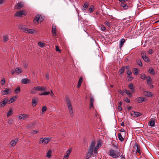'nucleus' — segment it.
Masks as SVG:
<instances>
[{
	"instance_id": "nucleus-45",
	"label": "nucleus",
	"mask_w": 159,
	"mask_h": 159,
	"mask_svg": "<svg viewBox=\"0 0 159 159\" xmlns=\"http://www.w3.org/2000/svg\"><path fill=\"white\" fill-rule=\"evenodd\" d=\"M47 107L46 106H43L42 108V112H44L47 110Z\"/></svg>"
},
{
	"instance_id": "nucleus-33",
	"label": "nucleus",
	"mask_w": 159,
	"mask_h": 159,
	"mask_svg": "<svg viewBox=\"0 0 159 159\" xmlns=\"http://www.w3.org/2000/svg\"><path fill=\"white\" fill-rule=\"evenodd\" d=\"M15 71L18 74L21 73L22 72V70L21 69L17 67L15 69Z\"/></svg>"
},
{
	"instance_id": "nucleus-4",
	"label": "nucleus",
	"mask_w": 159,
	"mask_h": 159,
	"mask_svg": "<svg viewBox=\"0 0 159 159\" xmlns=\"http://www.w3.org/2000/svg\"><path fill=\"white\" fill-rule=\"evenodd\" d=\"M51 140V137H47L43 139L41 138L40 139L39 143H42L44 144H46Z\"/></svg>"
},
{
	"instance_id": "nucleus-16",
	"label": "nucleus",
	"mask_w": 159,
	"mask_h": 159,
	"mask_svg": "<svg viewBox=\"0 0 159 159\" xmlns=\"http://www.w3.org/2000/svg\"><path fill=\"white\" fill-rule=\"evenodd\" d=\"M133 148H136V152H138L139 154H140L141 152L140 148L139 146V145L137 143H136L134 146Z\"/></svg>"
},
{
	"instance_id": "nucleus-26",
	"label": "nucleus",
	"mask_w": 159,
	"mask_h": 159,
	"mask_svg": "<svg viewBox=\"0 0 159 159\" xmlns=\"http://www.w3.org/2000/svg\"><path fill=\"white\" fill-rule=\"evenodd\" d=\"M146 80L147 83L148 85L152 83V80L150 76H148L146 78Z\"/></svg>"
},
{
	"instance_id": "nucleus-48",
	"label": "nucleus",
	"mask_w": 159,
	"mask_h": 159,
	"mask_svg": "<svg viewBox=\"0 0 159 159\" xmlns=\"http://www.w3.org/2000/svg\"><path fill=\"white\" fill-rule=\"evenodd\" d=\"M12 113V111L11 110H9V111H8L7 113V116L8 117L10 116L11 115Z\"/></svg>"
},
{
	"instance_id": "nucleus-55",
	"label": "nucleus",
	"mask_w": 159,
	"mask_h": 159,
	"mask_svg": "<svg viewBox=\"0 0 159 159\" xmlns=\"http://www.w3.org/2000/svg\"><path fill=\"white\" fill-rule=\"evenodd\" d=\"M125 101L126 102H127V103L130 102V101L129 99L128 98H126L125 99Z\"/></svg>"
},
{
	"instance_id": "nucleus-40",
	"label": "nucleus",
	"mask_w": 159,
	"mask_h": 159,
	"mask_svg": "<svg viewBox=\"0 0 159 159\" xmlns=\"http://www.w3.org/2000/svg\"><path fill=\"white\" fill-rule=\"evenodd\" d=\"M28 80L26 79H23L21 80V82L22 84H25L27 83Z\"/></svg>"
},
{
	"instance_id": "nucleus-61",
	"label": "nucleus",
	"mask_w": 159,
	"mask_h": 159,
	"mask_svg": "<svg viewBox=\"0 0 159 159\" xmlns=\"http://www.w3.org/2000/svg\"><path fill=\"white\" fill-rule=\"evenodd\" d=\"M56 50L57 51H60V50L59 49V47L57 46H56Z\"/></svg>"
},
{
	"instance_id": "nucleus-58",
	"label": "nucleus",
	"mask_w": 159,
	"mask_h": 159,
	"mask_svg": "<svg viewBox=\"0 0 159 159\" xmlns=\"http://www.w3.org/2000/svg\"><path fill=\"white\" fill-rule=\"evenodd\" d=\"M122 108L120 106H119L118 107V110L119 111H121L122 110Z\"/></svg>"
},
{
	"instance_id": "nucleus-11",
	"label": "nucleus",
	"mask_w": 159,
	"mask_h": 159,
	"mask_svg": "<svg viewBox=\"0 0 159 159\" xmlns=\"http://www.w3.org/2000/svg\"><path fill=\"white\" fill-rule=\"evenodd\" d=\"M24 7V4L23 2H21L17 3L15 6V8L16 9H19Z\"/></svg>"
},
{
	"instance_id": "nucleus-34",
	"label": "nucleus",
	"mask_w": 159,
	"mask_h": 159,
	"mask_svg": "<svg viewBox=\"0 0 159 159\" xmlns=\"http://www.w3.org/2000/svg\"><path fill=\"white\" fill-rule=\"evenodd\" d=\"M155 124V121L153 120H151L149 123V125L151 126H153Z\"/></svg>"
},
{
	"instance_id": "nucleus-35",
	"label": "nucleus",
	"mask_w": 159,
	"mask_h": 159,
	"mask_svg": "<svg viewBox=\"0 0 159 159\" xmlns=\"http://www.w3.org/2000/svg\"><path fill=\"white\" fill-rule=\"evenodd\" d=\"M20 87H18L16 88L15 90V93H18L20 91Z\"/></svg>"
},
{
	"instance_id": "nucleus-18",
	"label": "nucleus",
	"mask_w": 159,
	"mask_h": 159,
	"mask_svg": "<svg viewBox=\"0 0 159 159\" xmlns=\"http://www.w3.org/2000/svg\"><path fill=\"white\" fill-rule=\"evenodd\" d=\"M36 31L34 30L27 29L26 33L34 34L36 33Z\"/></svg>"
},
{
	"instance_id": "nucleus-17",
	"label": "nucleus",
	"mask_w": 159,
	"mask_h": 159,
	"mask_svg": "<svg viewBox=\"0 0 159 159\" xmlns=\"http://www.w3.org/2000/svg\"><path fill=\"white\" fill-rule=\"evenodd\" d=\"M129 88L131 90V92L133 93L135 91V87L134 86L133 84L132 83L128 85Z\"/></svg>"
},
{
	"instance_id": "nucleus-31",
	"label": "nucleus",
	"mask_w": 159,
	"mask_h": 159,
	"mask_svg": "<svg viewBox=\"0 0 159 159\" xmlns=\"http://www.w3.org/2000/svg\"><path fill=\"white\" fill-rule=\"evenodd\" d=\"M71 151V149H69V150H68L67 151H66V153L65 155L69 157L70 155V154Z\"/></svg>"
},
{
	"instance_id": "nucleus-64",
	"label": "nucleus",
	"mask_w": 159,
	"mask_h": 159,
	"mask_svg": "<svg viewBox=\"0 0 159 159\" xmlns=\"http://www.w3.org/2000/svg\"><path fill=\"white\" fill-rule=\"evenodd\" d=\"M120 157L121 158V159H125V157H124L122 155H121L120 156Z\"/></svg>"
},
{
	"instance_id": "nucleus-41",
	"label": "nucleus",
	"mask_w": 159,
	"mask_h": 159,
	"mask_svg": "<svg viewBox=\"0 0 159 159\" xmlns=\"http://www.w3.org/2000/svg\"><path fill=\"white\" fill-rule=\"evenodd\" d=\"M89 9V12L90 13H92L94 9V7L93 5H91L90 6V7Z\"/></svg>"
},
{
	"instance_id": "nucleus-14",
	"label": "nucleus",
	"mask_w": 159,
	"mask_h": 159,
	"mask_svg": "<svg viewBox=\"0 0 159 159\" xmlns=\"http://www.w3.org/2000/svg\"><path fill=\"white\" fill-rule=\"evenodd\" d=\"M18 28L19 29L23 30L24 31L26 32L28 28L25 26L22 25H18Z\"/></svg>"
},
{
	"instance_id": "nucleus-59",
	"label": "nucleus",
	"mask_w": 159,
	"mask_h": 159,
	"mask_svg": "<svg viewBox=\"0 0 159 159\" xmlns=\"http://www.w3.org/2000/svg\"><path fill=\"white\" fill-rule=\"evenodd\" d=\"M93 102H90V108L91 109L93 107Z\"/></svg>"
},
{
	"instance_id": "nucleus-22",
	"label": "nucleus",
	"mask_w": 159,
	"mask_h": 159,
	"mask_svg": "<svg viewBox=\"0 0 159 159\" xmlns=\"http://www.w3.org/2000/svg\"><path fill=\"white\" fill-rule=\"evenodd\" d=\"M18 142V139H16L15 140H12L10 142V145L12 146H15Z\"/></svg>"
},
{
	"instance_id": "nucleus-50",
	"label": "nucleus",
	"mask_w": 159,
	"mask_h": 159,
	"mask_svg": "<svg viewBox=\"0 0 159 159\" xmlns=\"http://www.w3.org/2000/svg\"><path fill=\"white\" fill-rule=\"evenodd\" d=\"M1 84L2 85H4L5 83V80L4 79H3L1 80Z\"/></svg>"
},
{
	"instance_id": "nucleus-8",
	"label": "nucleus",
	"mask_w": 159,
	"mask_h": 159,
	"mask_svg": "<svg viewBox=\"0 0 159 159\" xmlns=\"http://www.w3.org/2000/svg\"><path fill=\"white\" fill-rule=\"evenodd\" d=\"M8 102V99L7 98H5L3 100L0 102V107H4Z\"/></svg>"
},
{
	"instance_id": "nucleus-19",
	"label": "nucleus",
	"mask_w": 159,
	"mask_h": 159,
	"mask_svg": "<svg viewBox=\"0 0 159 159\" xmlns=\"http://www.w3.org/2000/svg\"><path fill=\"white\" fill-rule=\"evenodd\" d=\"M144 94L145 96L148 97H152L153 94L151 92L148 91H145L144 92Z\"/></svg>"
},
{
	"instance_id": "nucleus-13",
	"label": "nucleus",
	"mask_w": 159,
	"mask_h": 159,
	"mask_svg": "<svg viewBox=\"0 0 159 159\" xmlns=\"http://www.w3.org/2000/svg\"><path fill=\"white\" fill-rule=\"evenodd\" d=\"M57 29L56 26L55 25H53L52 27V33L53 36H55L56 35Z\"/></svg>"
},
{
	"instance_id": "nucleus-53",
	"label": "nucleus",
	"mask_w": 159,
	"mask_h": 159,
	"mask_svg": "<svg viewBox=\"0 0 159 159\" xmlns=\"http://www.w3.org/2000/svg\"><path fill=\"white\" fill-rule=\"evenodd\" d=\"M82 80L83 79L82 77H80L78 83L81 84Z\"/></svg>"
},
{
	"instance_id": "nucleus-47",
	"label": "nucleus",
	"mask_w": 159,
	"mask_h": 159,
	"mask_svg": "<svg viewBox=\"0 0 159 159\" xmlns=\"http://www.w3.org/2000/svg\"><path fill=\"white\" fill-rule=\"evenodd\" d=\"M137 62L138 64V65L140 66H142V63L140 60H138L137 61Z\"/></svg>"
},
{
	"instance_id": "nucleus-20",
	"label": "nucleus",
	"mask_w": 159,
	"mask_h": 159,
	"mask_svg": "<svg viewBox=\"0 0 159 159\" xmlns=\"http://www.w3.org/2000/svg\"><path fill=\"white\" fill-rule=\"evenodd\" d=\"M37 90L39 91H45L46 90V88L44 86H36Z\"/></svg>"
},
{
	"instance_id": "nucleus-28",
	"label": "nucleus",
	"mask_w": 159,
	"mask_h": 159,
	"mask_svg": "<svg viewBox=\"0 0 159 159\" xmlns=\"http://www.w3.org/2000/svg\"><path fill=\"white\" fill-rule=\"evenodd\" d=\"M118 138H119V140L120 141H124V139L123 137L122 136L121 134L120 133H118Z\"/></svg>"
},
{
	"instance_id": "nucleus-42",
	"label": "nucleus",
	"mask_w": 159,
	"mask_h": 159,
	"mask_svg": "<svg viewBox=\"0 0 159 159\" xmlns=\"http://www.w3.org/2000/svg\"><path fill=\"white\" fill-rule=\"evenodd\" d=\"M134 74L135 75H137L138 74V69L137 68H134Z\"/></svg>"
},
{
	"instance_id": "nucleus-56",
	"label": "nucleus",
	"mask_w": 159,
	"mask_h": 159,
	"mask_svg": "<svg viewBox=\"0 0 159 159\" xmlns=\"http://www.w3.org/2000/svg\"><path fill=\"white\" fill-rule=\"evenodd\" d=\"M5 2V0H0V5L4 3Z\"/></svg>"
},
{
	"instance_id": "nucleus-39",
	"label": "nucleus",
	"mask_w": 159,
	"mask_h": 159,
	"mask_svg": "<svg viewBox=\"0 0 159 159\" xmlns=\"http://www.w3.org/2000/svg\"><path fill=\"white\" fill-rule=\"evenodd\" d=\"M147 78V77H146L145 74H142L141 75L140 78L141 79H142L143 80H144L146 79V78Z\"/></svg>"
},
{
	"instance_id": "nucleus-51",
	"label": "nucleus",
	"mask_w": 159,
	"mask_h": 159,
	"mask_svg": "<svg viewBox=\"0 0 159 159\" xmlns=\"http://www.w3.org/2000/svg\"><path fill=\"white\" fill-rule=\"evenodd\" d=\"M94 100L93 98V96H91L90 98V102H94Z\"/></svg>"
},
{
	"instance_id": "nucleus-46",
	"label": "nucleus",
	"mask_w": 159,
	"mask_h": 159,
	"mask_svg": "<svg viewBox=\"0 0 159 159\" xmlns=\"http://www.w3.org/2000/svg\"><path fill=\"white\" fill-rule=\"evenodd\" d=\"M15 101L13 98H11L9 100H8V102H9V103H11Z\"/></svg>"
},
{
	"instance_id": "nucleus-3",
	"label": "nucleus",
	"mask_w": 159,
	"mask_h": 159,
	"mask_svg": "<svg viewBox=\"0 0 159 159\" xmlns=\"http://www.w3.org/2000/svg\"><path fill=\"white\" fill-rule=\"evenodd\" d=\"M66 101L67 102L69 113L70 116H71V117H72L73 116V111L71 104L69 98L67 97L66 98Z\"/></svg>"
},
{
	"instance_id": "nucleus-27",
	"label": "nucleus",
	"mask_w": 159,
	"mask_h": 159,
	"mask_svg": "<svg viewBox=\"0 0 159 159\" xmlns=\"http://www.w3.org/2000/svg\"><path fill=\"white\" fill-rule=\"evenodd\" d=\"M125 40L124 39H121L120 41V44L119 45V47L120 48H121L122 47L123 45L124 44L125 42Z\"/></svg>"
},
{
	"instance_id": "nucleus-63",
	"label": "nucleus",
	"mask_w": 159,
	"mask_h": 159,
	"mask_svg": "<svg viewBox=\"0 0 159 159\" xmlns=\"http://www.w3.org/2000/svg\"><path fill=\"white\" fill-rule=\"evenodd\" d=\"M38 132V131L37 130H34V131H33V132H32V134H36Z\"/></svg>"
},
{
	"instance_id": "nucleus-62",
	"label": "nucleus",
	"mask_w": 159,
	"mask_h": 159,
	"mask_svg": "<svg viewBox=\"0 0 159 159\" xmlns=\"http://www.w3.org/2000/svg\"><path fill=\"white\" fill-rule=\"evenodd\" d=\"M150 86V89H152L154 87L153 85L152 84V83L150 84H148Z\"/></svg>"
},
{
	"instance_id": "nucleus-57",
	"label": "nucleus",
	"mask_w": 159,
	"mask_h": 159,
	"mask_svg": "<svg viewBox=\"0 0 159 159\" xmlns=\"http://www.w3.org/2000/svg\"><path fill=\"white\" fill-rule=\"evenodd\" d=\"M153 50L152 49H150L149 50L148 53L149 54H151L153 53Z\"/></svg>"
},
{
	"instance_id": "nucleus-30",
	"label": "nucleus",
	"mask_w": 159,
	"mask_h": 159,
	"mask_svg": "<svg viewBox=\"0 0 159 159\" xmlns=\"http://www.w3.org/2000/svg\"><path fill=\"white\" fill-rule=\"evenodd\" d=\"M125 93L129 97H131L132 96V94L131 92L128 90H125Z\"/></svg>"
},
{
	"instance_id": "nucleus-43",
	"label": "nucleus",
	"mask_w": 159,
	"mask_h": 159,
	"mask_svg": "<svg viewBox=\"0 0 159 159\" xmlns=\"http://www.w3.org/2000/svg\"><path fill=\"white\" fill-rule=\"evenodd\" d=\"M51 151L49 150L46 156L48 158H50L51 157Z\"/></svg>"
},
{
	"instance_id": "nucleus-2",
	"label": "nucleus",
	"mask_w": 159,
	"mask_h": 159,
	"mask_svg": "<svg viewBox=\"0 0 159 159\" xmlns=\"http://www.w3.org/2000/svg\"><path fill=\"white\" fill-rule=\"evenodd\" d=\"M119 151V149H118V150H114L113 149H111L109 150L108 154L112 157L116 158L120 156Z\"/></svg>"
},
{
	"instance_id": "nucleus-32",
	"label": "nucleus",
	"mask_w": 159,
	"mask_h": 159,
	"mask_svg": "<svg viewBox=\"0 0 159 159\" xmlns=\"http://www.w3.org/2000/svg\"><path fill=\"white\" fill-rule=\"evenodd\" d=\"M3 39L4 42H6L8 39V36L7 35H4L3 36Z\"/></svg>"
},
{
	"instance_id": "nucleus-25",
	"label": "nucleus",
	"mask_w": 159,
	"mask_h": 159,
	"mask_svg": "<svg viewBox=\"0 0 159 159\" xmlns=\"http://www.w3.org/2000/svg\"><path fill=\"white\" fill-rule=\"evenodd\" d=\"M89 4L87 2H86L84 3V4L82 10L84 11L88 8L89 6Z\"/></svg>"
},
{
	"instance_id": "nucleus-21",
	"label": "nucleus",
	"mask_w": 159,
	"mask_h": 159,
	"mask_svg": "<svg viewBox=\"0 0 159 159\" xmlns=\"http://www.w3.org/2000/svg\"><path fill=\"white\" fill-rule=\"evenodd\" d=\"M4 95H7L11 93V90L9 89H6L2 91Z\"/></svg>"
},
{
	"instance_id": "nucleus-36",
	"label": "nucleus",
	"mask_w": 159,
	"mask_h": 159,
	"mask_svg": "<svg viewBox=\"0 0 159 159\" xmlns=\"http://www.w3.org/2000/svg\"><path fill=\"white\" fill-rule=\"evenodd\" d=\"M38 45L40 47L43 48L45 46V43H44L39 42L38 43Z\"/></svg>"
},
{
	"instance_id": "nucleus-37",
	"label": "nucleus",
	"mask_w": 159,
	"mask_h": 159,
	"mask_svg": "<svg viewBox=\"0 0 159 159\" xmlns=\"http://www.w3.org/2000/svg\"><path fill=\"white\" fill-rule=\"evenodd\" d=\"M50 92H45L42 93H41L39 94V95H48L50 94Z\"/></svg>"
},
{
	"instance_id": "nucleus-60",
	"label": "nucleus",
	"mask_w": 159,
	"mask_h": 159,
	"mask_svg": "<svg viewBox=\"0 0 159 159\" xmlns=\"http://www.w3.org/2000/svg\"><path fill=\"white\" fill-rule=\"evenodd\" d=\"M93 102H90V108L91 109L93 107Z\"/></svg>"
},
{
	"instance_id": "nucleus-38",
	"label": "nucleus",
	"mask_w": 159,
	"mask_h": 159,
	"mask_svg": "<svg viewBox=\"0 0 159 159\" xmlns=\"http://www.w3.org/2000/svg\"><path fill=\"white\" fill-rule=\"evenodd\" d=\"M125 67L124 66L122 67L120 69L119 71V72L120 73V74H122L123 73H124V71H125Z\"/></svg>"
},
{
	"instance_id": "nucleus-1",
	"label": "nucleus",
	"mask_w": 159,
	"mask_h": 159,
	"mask_svg": "<svg viewBox=\"0 0 159 159\" xmlns=\"http://www.w3.org/2000/svg\"><path fill=\"white\" fill-rule=\"evenodd\" d=\"M95 142L94 140H92L89 146L88 151L86 156V159H89L93 155H97V151L102 145V142L100 140H98L97 142V145L95 146Z\"/></svg>"
},
{
	"instance_id": "nucleus-54",
	"label": "nucleus",
	"mask_w": 159,
	"mask_h": 159,
	"mask_svg": "<svg viewBox=\"0 0 159 159\" xmlns=\"http://www.w3.org/2000/svg\"><path fill=\"white\" fill-rule=\"evenodd\" d=\"M127 75L129 76L131 74H132V72H131V71L130 70H128L127 72Z\"/></svg>"
},
{
	"instance_id": "nucleus-29",
	"label": "nucleus",
	"mask_w": 159,
	"mask_h": 159,
	"mask_svg": "<svg viewBox=\"0 0 159 159\" xmlns=\"http://www.w3.org/2000/svg\"><path fill=\"white\" fill-rule=\"evenodd\" d=\"M120 6L123 7L125 9H127L128 8V6L126 4L123 3H121L120 4Z\"/></svg>"
},
{
	"instance_id": "nucleus-24",
	"label": "nucleus",
	"mask_w": 159,
	"mask_h": 159,
	"mask_svg": "<svg viewBox=\"0 0 159 159\" xmlns=\"http://www.w3.org/2000/svg\"><path fill=\"white\" fill-rule=\"evenodd\" d=\"M148 71L149 73L152 75H154L155 74V72L152 68H150L148 70Z\"/></svg>"
},
{
	"instance_id": "nucleus-44",
	"label": "nucleus",
	"mask_w": 159,
	"mask_h": 159,
	"mask_svg": "<svg viewBox=\"0 0 159 159\" xmlns=\"http://www.w3.org/2000/svg\"><path fill=\"white\" fill-rule=\"evenodd\" d=\"M118 93L122 95H124L125 94V91L124 92L122 90L120 89L118 91Z\"/></svg>"
},
{
	"instance_id": "nucleus-10",
	"label": "nucleus",
	"mask_w": 159,
	"mask_h": 159,
	"mask_svg": "<svg viewBox=\"0 0 159 159\" xmlns=\"http://www.w3.org/2000/svg\"><path fill=\"white\" fill-rule=\"evenodd\" d=\"M29 115L26 114H20L19 115L18 118L19 120H25L29 117Z\"/></svg>"
},
{
	"instance_id": "nucleus-6",
	"label": "nucleus",
	"mask_w": 159,
	"mask_h": 159,
	"mask_svg": "<svg viewBox=\"0 0 159 159\" xmlns=\"http://www.w3.org/2000/svg\"><path fill=\"white\" fill-rule=\"evenodd\" d=\"M131 115L134 117H137L141 116L142 115V114L139 112L132 111L131 113Z\"/></svg>"
},
{
	"instance_id": "nucleus-5",
	"label": "nucleus",
	"mask_w": 159,
	"mask_h": 159,
	"mask_svg": "<svg viewBox=\"0 0 159 159\" xmlns=\"http://www.w3.org/2000/svg\"><path fill=\"white\" fill-rule=\"evenodd\" d=\"M25 15V11L21 10L16 12L15 15L16 17H20L23 15Z\"/></svg>"
},
{
	"instance_id": "nucleus-9",
	"label": "nucleus",
	"mask_w": 159,
	"mask_h": 159,
	"mask_svg": "<svg viewBox=\"0 0 159 159\" xmlns=\"http://www.w3.org/2000/svg\"><path fill=\"white\" fill-rule=\"evenodd\" d=\"M43 20L44 19L41 17V15H36L34 19V20L38 22H39V21L40 22H42L43 21Z\"/></svg>"
},
{
	"instance_id": "nucleus-7",
	"label": "nucleus",
	"mask_w": 159,
	"mask_h": 159,
	"mask_svg": "<svg viewBox=\"0 0 159 159\" xmlns=\"http://www.w3.org/2000/svg\"><path fill=\"white\" fill-rule=\"evenodd\" d=\"M141 55L144 61L146 62H149V58L146 56V53L145 52H143L141 53Z\"/></svg>"
},
{
	"instance_id": "nucleus-49",
	"label": "nucleus",
	"mask_w": 159,
	"mask_h": 159,
	"mask_svg": "<svg viewBox=\"0 0 159 159\" xmlns=\"http://www.w3.org/2000/svg\"><path fill=\"white\" fill-rule=\"evenodd\" d=\"M106 29V28L103 25H102L101 26V30L102 31H104Z\"/></svg>"
},
{
	"instance_id": "nucleus-15",
	"label": "nucleus",
	"mask_w": 159,
	"mask_h": 159,
	"mask_svg": "<svg viewBox=\"0 0 159 159\" xmlns=\"http://www.w3.org/2000/svg\"><path fill=\"white\" fill-rule=\"evenodd\" d=\"M145 98L143 97H140L136 99V102L138 103H140L144 101Z\"/></svg>"
},
{
	"instance_id": "nucleus-52",
	"label": "nucleus",
	"mask_w": 159,
	"mask_h": 159,
	"mask_svg": "<svg viewBox=\"0 0 159 159\" xmlns=\"http://www.w3.org/2000/svg\"><path fill=\"white\" fill-rule=\"evenodd\" d=\"M105 24H106L109 27H110L111 26V25L110 23L108 21H106L105 22Z\"/></svg>"
},
{
	"instance_id": "nucleus-23",
	"label": "nucleus",
	"mask_w": 159,
	"mask_h": 159,
	"mask_svg": "<svg viewBox=\"0 0 159 159\" xmlns=\"http://www.w3.org/2000/svg\"><path fill=\"white\" fill-rule=\"evenodd\" d=\"M36 91H37L36 87H34L31 89L30 93L32 94H34L36 93Z\"/></svg>"
},
{
	"instance_id": "nucleus-12",
	"label": "nucleus",
	"mask_w": 159,
	"mask_h": 159,
	"mask_svg": "<svg viewBox=\"0 0 159 159\" xmlns=\"http://www.w3.org/2000/svg\"><path fill=\"white\" fill-rule=\"evenodd\" d=\"M38 101V99L37 98H35L32 99V105L33 107H35Z\"/></svg>"
}]
</instances>
